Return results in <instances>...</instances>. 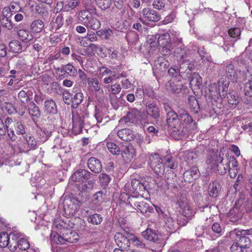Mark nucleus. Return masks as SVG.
Returning <instances> with one entry per match:
<instances>
[{
  "label": "nucleus",
  "mask_w": 252,
  "mask_h": 252,
  "mask_svg": "<svg viewBox=\"0 0 252 252\" xmlns=\"http://www.w3.org/2000/svg\"><path fill=\"white\" fill-rule=\"evenodd\" d=\"M130 202V206L137 211H140L142 214H150L154 212V206L147 203L141 196H135V198H131Z\"/></svg>",
  "instance_id": "f257e3e1"
},
{
  "label": "nucleus",
  "mask_w": 252,
  "mask_h": 252,
  "mask_svg": "<svg viewBox=\"0 0 252 252\" xmlns=\"http://www.w3.org/2000/svg\"><path fill=\"white\" fill-rule=\"evenodd\" d=\"M141 234L145 239L153 242V246L157 249H161L165 244L164 239L159 236L155 230L148 228Z\"/></svg>",
  "instance_id": "f03ea898"
},
{
  "label": "nucleus",
  "mask_w": 252,
  "mask_h": 252,
  "mask_svg": "<svg viewBox=\"0 0 252 252\" xmlns=\"http://www.w3.org/2000/svg\"><path fill=\"white\" fill-rule=\"evenodd\" d=\"M233 233L236 235L237 237L236 240L238 242V245H239L241 249H244L250 247L251 241L248 235L252 234V229H235L233 231Z\"/></svg>",
  "instance_id": "7ed1b4c3"
},
{
  "label": "nucleus",
  "mask_w": 252,
  "mask_h": 252,
  "mask_svg": "<svg viewBox=\"0 0 252 252\" xmlns=\"http://www.w3.org/2000/svg\"><path fill=\"white\" fill-rule=\"evenodd\" d=\"M150 165L154 172L158 175L160 176L164 172V165L162 159L158 154L151 155L150 157Z\"/></svg>",
  "instance_id": "20e7f679"
},
{
  "label": "nucleus",
  "mask_w": 252,
  "mask_h": 252,
  "mask_svg": "<svg viewBox=\"0 0 252 252\" xmlns=\"http://www.w3.org/2000/svg\"><path fill=\"white\" fill-rule=\"evenodd\" d=\"M114 239L119 247L118 249L126 250L130 247L131 240V234H127V236H126L120 232H116Z\"/></svg>",
  "instance_id": "39448f33"
},
{
  "label": "nucleus",
  "mask_w": 252,
  "mask_h": 252,
  "mask_svg": "<svg viewBox=\"0 0 252 252\" xmlns=\"http://www.w3.org/2000/svg\"><path fill=\"white\" fill-rule=\"evenodd\" d=\"M120 154L124 161L128 163L133 158L135 155V150L132 145L128 144L121 147Z\"/></svg>",
  "instance_id": "423d86ee"
},
{
  "label": "nucleus",
  "mask_w": 252,
  "mask_h": 252,
  "mask_svg": "<svg viewBox=\"0 0 252 252\" xmlns=\"http://www.w3.org/2000/svg\"><path fill=\"white\" fill-rule=\"evenodd\" d=\"M72 130L75 134L80 133L84 126V117L77 112H72Z\"/></svg>",
  "instance_id": "0eeeda50"
},
{
  "label": "nucleus",
  "mask_w": 252,
  "mask_h": 252,
  "mask_svg": "<svg viewBox=\"0 0 252 252\" xmlns=\"http://www.w3.org/2000/svg\"><path fill=\"white\" fill-rule=\"evenodd\" d=\"M93 175L85 169H79L76 171L71 177V180L76 182H84L90 179Z\"/></svg>",
  "instance_id": "6e6552de"
},
{
  "label": "nucleus",
  "mask_w": 252,
  "mask_h": 252,
  "mask_svg": "<svg viewBox=\"0 0 252 252\" xmlns=\"http://www.w3.org/2000/svg\"><path fill=\"white\" fill-rule=\"evenodd\" d=\"M146 111L148 116L156 121H158L160 117V109L158 105L154 102L146 104Z\"/></svg>",
  "instance_id": "1a4fd4ad"
},
{
  "label": "nucleus",
  "mask_w": 252,
  "mask_h": 252,
  "mask_svg": "<svg viewBox=\"0 0 252 252\" xmlns=\"http://www.w3.org/2000/svg\"><path fill=\"white\" fill-rule=\"evenodd\" d=\"M238 70L235 68L232 63H229L226 65L225 76L233 83H236L238 79Z\"/></svg>",
  "instance_id": "9d476101"
},
{
  "label": "nucleus",
  "mask_w": 252,
  "mask_h": 252,
  "mask_svg": "<svg viewBox=\"0 0 252 252\" xmlns=\"http://www.w3.org/2000/svg\"><path fill=\"white\" fill-rule=\"evenodd\" d=\"M180 123H181V121L178 118V115L176 112L168 113V114H166V124L163 126V129H170L174 127L175 126L178 127Z\"/></svg>",
  "instance_id": "9b49d317"
},
{
  "label": "nucleus",
  "mask_w": 252,
  "mask_h": 252,
  "mask_svg": "<svg viewBox=\"0 0 252 252\" xmlns=\"http://www.w3.org/2000/svg\"><path fill=\"white\" fill-rule=\"evenodd\" d=\"M62 234V239L65 242L70 243H75L78 241V235L77 233L69 228H63L61 232Z\"/></svg>",
  "instance_id": "f8f14e48"
},
{
  "label": "nucleus",
  "mask_w": 252,
  "mask_h": 252,
  "mask_svg": "<svg viewBox=\"0 0 252 252\" xmlns=\"http://www.w3.org/2000/svg\"><path fill=\"white\" fill-rule=\"evenodd\" d=\"M88 167L94 173H99L102 171L101 161L97 158L91 157L87 161Z\"/></svg>",
  "instance_id": "ddd939ff"
},
{
  "label": "nucleus",
  "mask_w": 252,
  "mask_h": 252,
  "mask_svg": "<svg viewBox=\"0 0 252 252\" xmlns=\"http://www.w3.org/2000/svg\"><path fill=\"white\" fill-rule=\"evenodd\" d=\"M142 14L145 20L149 22H156L159 21L160 16L158 12L149 8H144Z\"/></svg>",
  "instance_id": "4468645a"
},
{
  "label": "nucleus",
  "mask_w": 252,
  "mask_h": 252,
  "mask_svg": "<svg viewBox=\"0 0 252 252\" xmlns=\"http://www.w3.org/2000/svg\"><path fill=\"white\" fill-rule=\"evenodd\" d=\"M171 130V135L175 139L179 140L183 138L187 135V129L181 125V122L180 125L177 126H175L174 127L170 128Z\"/></svg>",
  "instance_id": "2eb2a0df"
},
{
  "label": "nucleus",
  "mask_w": 252,
  "mask_h": 252,
  "mask_svg": "<svg viewBox=\"0 0 252 252\" xmlns=\"http://www.w3.org/2000/svg\"><path fill=\"white\" fill-rule=\"evenodd\" d=\"M183 176L185 181L190 183L199 178L200 172L197 167L193 166L189 170L185 171Z\"/></svg>",
  "instance_id": "dca6fc26"
},
{
  "label": "nucleus",
  "mask_w": 252,
  "mask_h": 252,
  "mask_svg": "<svg viewBox=\"0 0 252 252\" xmlns=\"http://www.w3.org/2000/svg\"><path fill=\"white\" fill-rule=\"evenodd\" d=\"M164 221V227L166 229V231L170 234L176 231L178 229V226L174 222V220L170 216V215H164V219H163Z\"/></svg>",
  "instance_id": "f3484780"
},
{
  "label": "nucleus",
  "mask_w": 252,
  "mask_h": 252,
  "mask_svg": "<svg viewBox=\"0 0 252 252\" xmlns=\"http://www.w3.org/2000/svg\"><path fill=\"white\" fill-rule=\"evenodd\" d=\"M117 135L121 140L126 141H131L135 138L133 131L128 128L119 130L117 132Z\"/></svg>",
  "instance_id": "a211bd4d"
},
{
  "label": "nucleus",
  "mask_w": 252,
  "mask_h": 252,
  "mask_svg": "<svg viewBox=\"0 0 252 252\" xmlns=\"http://www.w3.org/2000/svg\"><path fill=\"white\" fill-rule=\"evenodd\" d=\"M180 212L182 215L189 220L191 219L195 213V212L187 203L182 202L180 204Z\"/></svg>",
  "instance_id": "6ab92c4d"
},
{
  "label": "nucleus",
  "mask_w": 252,
  "mask_h": 252,
  "mask_svg": "<svg viewBox=\"0 0 252 252\" xmlns=\"http://www.w3.org/2000/svg\"><path fill=\"white\" fill-rule=\"evenodd\" d=\"M154 65L156 69L163 72L168 68L170 64L169 62L165 58L159 57L155 61Z\"/></svg>",
  "instance_id": "aec40b11"
},
{
  "label": "nucleus",
  "mask_w": 252,
  "mask_h": 252,
  "mask_svg": "<svg viewBox=\"0 0 252 252\" xmlns=\"http://www.w3.org/2000/svg\"><path fill=\"white\" fill-rule=\"evenodd\" d=\"M140 115V112L134 108H131L125 117L126 123H133Z\"/></svg>",
  "instance_id": "412c9836"
},
{
  "label": "nucleus",
  "mask_w": 252,
  "mask_h": 252,
  "mask_svg": "<svg viewBox=\"0 0 252 252\" xmlns=\"http://www.w3.org/2000/svg\"><path fill=\"white\" fill-rule=\"evenodd\" d=\"M29 114L32 117V120L35 122L34 118H38L41 115L39 107L33 102H31L28 106Z\"/></svg>",
  "instance_id": "4be33fe9"
},
{
  "label": "nucleus",
  "mask_w": 252,
  "mask_h": 252,
  "mask_svg": "<svg viewBox=\"0 0 252 252\" xmlns=\"http://www.w3.org/2000/svg\"><path fill=\"white\" fill-rule=\"evenodd\" d=\"M20 238V235L17 232H11L9 234L8 246L11 251H15L16 246Z\"/></svg>",
  "instance_id": "5701e85b"
},
{
  "label": "nucleus",
  "mask_w": 252,
  "mask_h": 252,
  "mask_svg": "<svg viewBox=\"0 0 252 252\" xmlns=\"http://www.w3.org/2000/svg\"><path fill=\"white\" fill-rule=\"evenodd\" d=\"M89 196L88 191L81 189V190H79L78 193L74 197V199L79 203H83L88 200Z\"/></svg>",
  "instance_id": "b1692460"
},
{
  "label": "nucleus",
  "mask_w": 252,
  "mask_h": 252,
  "mask_svg": "<svg viewBox=\"0 0 252 252\" xmlns=\"http://www.w3.org/2000/svg\"><path fill=\"white\" fill-rule=\"evenodd\" d=\"M188 104L190 111L194 113H197L200 110V106L196 97L192 95L188 97Z\"/></svg>",
  "instance_id": "393cba45"
},
{
  "label": "nucleus",
  "mask_w": 252,
  "mask_h": 252,
  "mask_svg": "<svg viewBox=\"0 0 252 252\" xmlns=\"http://www.w3.org/2000/svg\"><path fill=\"white\" fill-rule=\"evenodd\" d=\"M229 82L228 81L219 80L218 89L221 98H224L228 94Z\"/></svg>",
  "instance_id": "a878e982"
},
{
  "label": "nucleus",
  "mask_w": 252,
  "mask_h": 252,
  "mask_svg": "<svg viewBox=\"0 0 252 252\" xmlns=\"http://www.w3.org/2000/svg\"><path fill=\"white\" fill-rule=\"evenodd\" d=\"M226 95L229 104L236 106L239 104L240 102L239 96L236 91H231Z\"/></svg>",
  "instance_id": "bb28decb"
},
{
  "label": "nucleus",
  "mask_w": 252,
  "mask_h": 252,
  "mask_svg": "<svg viewBox=\"0 0 252 252\" xmlns=\"http://www.w3.org/2000/svg\"><path fill=\"white\" fill-rule=\"evenodd\" d=\"M44 108L48 113L55 114L57 113L56 104L52 99H48L45 101Z\"/></svg>",
  "instance_id": "cd10ccee"
},
{
  "label": "nucleus",
  "mask_w": 252,
  "mask_h": 252,
  "mask_svg": "<svg viewBox=\"0 0 252 252\" xmlns=\"http://www.w3.org/2000/svg\"><path fill=\"white\" fill-rule=\"evenodd\" d=\"M188 80L190 85L198 87L201 84L202 78L198 73L194 72L189 74L188 76Z\"/></svg>",
  "instance_id": "c85d7f7f"
},
{
  "label": "nucleus",
  "mask_w": 252,
  "mask_h": 252,
  "mask_svg": "<svg viewBox=\"0 0 252 252\" xmlns=\"http://www.w3.org/2000/svg\"><path fill=\"white\" fill-rule=\"evenodd\" d=\"M17 34L20 40L25 42H30L33 39L32 33L26 30H20L18 31Z\"/></svg>",
  "instance_id": "c756f323"
},
{
  "label": "nucleus",
  "mask_w": 252,
  "mask_h": 252,
  "mask_svg": "<svg viewBox=\"0 0 252 252\" xmlns=\"http://www.w3.org/2000/svg\"><path fill=\"white\" fill-rule=\"evenodd\" d=\"M58 70L63 72H65L70 76H75L77 74V70L75 67L72 64L68 63L67 64L62 65L60 68H58Z\"/></svg>",
  "instance_id": "7c9ffc66"
},
{
  "label": "nucleus",
  "mask_w": 252,
  "mask_h": 252,
  "mask_svg": "<svg viewBox=\"0 0 252 252\" xmlns=\"http://www.w3.org/2000/svg\"><path fill=\"white\" fill-rule=\"evenodd\" d=\"M168 84L169 89L173 94H178L182 89L183 84L179 81L170 80Z\"/></svg>",
  "instance_id": "2f4dec72"
},
{
  "label": "nucleus",
  "mask_w": 252,
  "mask_h": 252,
  "mask_svg": "<svg viewBox=\"0 0 252 252\" xmlns=\"http://www.w3.org/2000/svg\"><path fill=\"white\" fill-rule=\"evenodd\" d=\"M83 98L84 95L82 93L79 92L75 93L71 97V107L76 108L82 102Z\"/></svg>",
  "instance_id": "473e14b6"
},
{
  "label": "nucleus",
  "mask_w": 252,
  "mask_h": 252,
  "mask_svg": "<svg viewBox=\"0 0 252 252\" xmlns=\"http://www.w3.org/2000/svg\"><path fill=\"white\" fill-rule=\"evenodd\" d=\"M44 24L43 21L39 19L34 20L31 25V30L32 32L38 33L44 29Z\"/></svg>",
  "instance_id": "72a5a7b5"
},
{
  "label": "nucleus",
  "mask_w": 252,
  "mask_h": 252,
  "mask_svg": "<svg viewBox=\"0 0 252 252\" xmlns=\"http://www.w3.org/2000/svg\"><path fill=\"white\" fill-rule=\"evenodd\" d=\"M32 92L30 90H28L27 92L22 90L18 93V97L22 103L26 104L31 100L30 96L32 95Z\"/></svg>",
  "instance_id": "f704fd0d"
},
{
  "label": "nucleus",
  "mask_w": 252,
  "mask_h": 252,
  "mask_svg": "<svg viewBox=\"0 0 252 252\" xmlns=\"http://www.w3.org/2000/svg\"><path fill=\"white\" fill-rule=\"evenodd\" d=\"M91 13L87 10L80 11L78 13V19L84 25L92 17Z\"/></svg>",
  "instance_id": "c9c22d12"
},
{
  "label": "nucleus",
  "mask_w": 252,
  "mask_h": 252,
  "mask_svg": "<svg viewBox=\"0 0 252 252\" xmlns=\"http://www.w3.org/2000/svg\"><path fill=\"white\" fill-rule=\"evenodd\" d=\"M131 187L134 191L139 193L145 189V187L139 181L136 179H134L131 182Z\"/></svg>",
  "instance_id": "e433bc0d"
},
{
  "label": "nucleus",
  "mask_w": 252,
  "mask_h": 252,
  "mask_svg": "<svg viewBox=\"0 0 252 252\" xmlns=\"http://www.w3.org/2000/svg\"><path fill=\"white\" fill-rule=\"evenodd\" d=\"M9 47L10 51L14 53H20L22 52V45L17 40H13L9 43Z\"/></svg>",
  "instance_id": "4c0bfd02"
},
{
  "label": "nucleus",
  "mask_w": 252,
  "mask_h": 252,
  "mask_svg": "<svg viewBox=\"0 0 252 252\" xmlns=\"http://www.w3.org/2000/svg\"><path fill=\"white\" fill-rule=\"evenodd\" d=\"M103 220V218L101 215L98 214H94L91 215L88 218V221L89 223L94 225H99Z\"/></svg>",
  "instance_id": "58836bf2"
},
{
  "label": "nucleus",
  "mask_w": 252,
  "mask_h": 252,
  "mask_svg": "<svg viewBox=\"0 0 252 252\" xmlns=\"http://www.w3.org/2000/svg\"><path fill=\"white\" fill-rule=\"evenodd\" d=\"M85 25L92 30H96L100 27V23L96 18L92 16Z\"/></svg>",
  "instance_id": "ea45409f"
},
{
  "label": "nucleus",
  "mask_w": 252,
  "mask_h": 252,
  "mask_svg": "<svg viewBox=\"0 0 252 252\" xmlns=\"http://www.w3.org/2000/svg\"><path fill=\"white\" fill-rule=\"evenodd\" d=\"M220 189V186L218 183L213 182L210 185V195L213 198H216L218 196Z\"/></svg>",
  "instance_id": "a19ab883"
},
{
  "label": "nucleus",
  "mask_w": 252,
  "mask_h": 252,
  "mask_svg": "<svg viewBox=\"0 0 252 252\" xmlns=\"http://www.w3.org/2000/svg\"><path fill=\"white\" fill-rule=\"evenodd\" d=\"M63 24V16L59 14L55 19L52 21V27L56 30L59 29Z\"/></svg>",
  "instance_id": "79ce46f5"
},
{
  "label": "nucleus",
  "mask_w": 252,
  "mask_h": 252,
  "mask_svg": "<svg viewBox=\"0 0 252 252\" xmlns=\"http://www.w3.org/2000/svg\"><path fill=\"white\" fill-rule=\"evenodd\" d=\"M99 179L100 185L103 187V188H105L109 184L111 181L110 177L107 174L103 173H101L99 175Z\"/></svg>",
  "instance_id": "37998d69"
},
{
  "label": "nucleus",
  "mask_w": 252,
  "mask_h": 252,
  "mask_svg": "<svg viewBox=\"0 0 252 252\" xmlns=\"http://www.w3.org/2000/svg\"><path fill=\"white\" fill-rule=\"evenodd\" d=\"M106 146L109 152L113 155H119L121 153V147H119L115 143L113 142L107 143Z\"/></svg>",
  "instance_id": "c03bdc74"
},
{
  "label": "nucleus",
  "mask_w": 252,
  "mask_h": 252,
  "mask_svg": "<svg viewBox=\"0 0 252 252\" xmlns=\"http://www.w3.org/2000/svg\"><path fill=\"white\" fill-rule=\"evenodd\" d=\"M97 40V36L96 34L92 32H88L86 36L82 37V39L81 41V43L84 46H86L85 43L87 44V41H90L91 42H93L96 41Z\"/></svg>",
  "instance_id": "a18cd8bd"
},
{
  "label": "nucleus",
  "mask_w": 252,
  "mask_h": 252,
  "mask_svg": "<svg viewBox=\"0 0 252 252\" xmlns=\"http://www.w3.org/2000/svg\"><path fill=\"white\" fill-rule=\"evenodd\" d=\"M63 206L64 211L69 212V213H72L73 210L74 203L71 198H65L63 202Z\"/></svg>",
  "instance_id": "49530a36"
},
{
  "label": "nucleus",
  "mask_w": 252,
  "mask_h": 252,
  "mask_svg": "<svg viewBox=\"0 0 252 252\" xmlns=\"http://www.w3.org/2000/svg\"><path fill=\"white\" fill-rule=\"evenodd\" d=\"M127 41L132 44H136L139 40V35L134 32H128L126 35Z\"/></svg>",
  "instance_id": "de8ad7c7"
},
{
  "label": "nucleus",
  "mask_w": 252,
  "mask_h": 252,
  "mask_svg": "<svg viewBox=\"0 0 252 252\" xmlns=\"http://www.w3.org/2000/svg\"><path fill=\"white\" fill-rule=\"evenodd\" d=\"M164 165L172 169H175L177 167V163L176 162L175 159L171 156H167L165 158Z\"/></svg>",
  "instance_id": "09e8293b"
},
{
  "label": "nucleus",
  "mask_w": 252,
  "mask_h": 252,
  "mask_svg": "<svg viewBox=\"0 0 252 252\" xmlns=\"http://www.w3.org/2000/svg\"><path fill=\"white\" fill-rule=\"evenodd\" d=\"M50 239L52 243L60 244H64V241L62 239V234H59L56 232H53L50 235Z\"/></svg>",
  "instance_id": "8fccbe9b"
},
{
  "label": "nucleus",
  "mask_w": 252,
  "mask_h": 252,
  "mask_svg": "<svg viewBox=\"0 0 252 252\" xmlns=\"http://www.w3.org/2000/svg\"><path fill=\"white\" fill-rule=\"evenodd\" d=\"M30 247V244L29 242L23 238H21L19 239V242L17 244L15 248V250L18 248L19 250L25 251L29 249Z\"/></svg>",
  "instance_id": "3c124183"
},
{
  "label": "nucleus",
  "mask_w": 252,
  "mask_h": 252,
  "mask_svg": "<svg viewBox=\"0 0 252 252\" xmlns=\"http://www.w3.org/2000/svg\"><path fill=\"white\" fill-rule=\"evenodd\" d=\"M9 235L3 232L0 234V247L5 248L9 246Z\"/></svg>",
  "instance_id": "603ef678"
},
{
  "label": "nucleus",
  "mask_w": 252,
  "mask_h": 252,
  "mask_svg": "<svg viewBox=\"0 0 252 252\" xmlns=\"http://www.w3.org/2000/svg\"><path fill=\"white\" fill-rule=\"evenodd\" d=\"M102 191H99L94 194L93 197V202L94 204L96 205H99L103 202L104 197Z\"/></svg>",
  "instance_id": "864d4df0"
},
{
  "label": "nucleus",
  "mask_w": 252,
  "mask_h": 252,
  "mask_svg": "<svg viewBox=\"0 0 252 252\" xmlns=\"http://www.w3.org/2000/svg\"><path fill=\"white\" fill-rule=\"evenodd\" d=\"M184 122L189 126L191 130H195L197 128L196 123L193 120L192 117L189 115L185 119Z\"/></svg>",
  "instance_id": "5fc2aeb1"
},
{
  "label": "nucleus",
  "mask_w": 252,
  "mask_h": 252,
  "mask_svg": "<svg viewBox=\"0 0 252 252\" xmlns=\"http://www.w3.org/2000/svg\"><path fill=\"white\" fill-rule=\"evenodd\" d=\"M241 30L239 28H231L228 31L229 36L233 38H236V40L240 39L241 35Z\"/></svg>",
  "instance_id": "6e6d98bb"
},
{
  "label": "nucleus",
  "mask_w": 252,
  "mask_h": 252,
  "mask_svg": "<svg viewBox=\"0 0 252 252\" xmlns=\"http://www.w3.org/2000/svg\"><path fill=\"white\" fill-rule=\"evenodd\" d=\"M4 109L9 115L17 113V110L15 107L10 102H5L3 106Z\"/></svg>",
  "instance_id": "4d7b16f0"
},
{
  "label": "nucleus",
  "mask_w": 252,
  "mask_h": 252,
  "mask_svg": "<svg viewBox=\"0 0 252 252\" xmlns=\"http://www.w3.org/2000/svg\"><path fill=\"white\" fill-rule=\"evenodd\" d=\"M98 6L102 9L105 10L108 8L111 4V0H96Z\"/></svg>",
  "instance_id": "13d9d810"
},
{
  "label": "nucleus",
  "mask_w": 252,
  "mask_h": 252,
  "mask_svg": "<svg viewBox=\"0 0 252 252\" xmlns=\"http://www.w3.org/2000/svg\"><path fill=\"white\" fill-rule=\"evenodd\" d=\"M244 184V179L242 174H239L237 179L234 184L233 187L237 190H240L241 187Z\"/></svg>",
  "instance_id": "bf43d9fd"
},
{
  "label": "nucleus",
  "mask_w": 252,
  "mask_h": 252,
  "mask_svg": "<svg viewBox=\"0 0 252 252\" xmlns=\"http://www.w3.org/2000/svg\"><path fill=\"white\" fill-rule=\"evenodd\" d=\"M144 94L148 95L151 98H156L157 97V94L154 92L152 88L150 87H147L145 88L144 90H141L140 89Z\"/></svg>",
  "instance_id": "052dcab7"
},
{
  "label": "nucleus",
  "mask_w": 252,
  "mask_h": 252,
  "mask_svg": "<svg viewBox=\"0 0 252 252\" xmlns=\"http://www.w3.org/2000/svg\"><path fill=\"white\" fill-rule=\"evenodd\" d=\"M109 86H108L107 88H108V91L110 92L112 94H119L121 91V87L119 84L115 83L112 84L110 86V88H109Z\"/></svg>",
  "instance_id": "680f3d73"
},
{
  "label": "nucleus",
  "mask_w": 252,
  "mask_h": 252,
  "mask_svg": "<svg viewBox=\"0 0 252 252\" xmlns=\"http://www.w3.org/2000/svg\"><path fill=\"white\" fill-rule=\"evenodd\" d=\"M12 15L10 8L8 7H4L2 11L1 14L0 15V22L2 20H5L6 18V17H11Z\"/></svg>",
  "instance_id": "e2e57ef3"
},
{
  "label": "nucleus",
  "mask_w": 252,
  "mask_h": 252,
  "mask_svg": "<svg viewBox=\"0 0 252 252\" xmlns=\"http://www.w3.org/2000/svg\"><path fill=\"white\" fill-rule=\"evenodd\" d=\"M6 18L5 20H2L0 24L3 27L5 28L8 30H11L13 28L12 22L10 19L11 17H6Z\"/></svg>",
  "instance_id": "0e129e2a"
},
{
  "label": "nucleus",
  "mask_w": 252,
  "mask_h": 252,
  "mask_svg": "<svg viewBox=\"0 0 252 252\" xmlns=\"http://www.w3.org/2000/svg\"><path fill=\"white\" fill-rule=\"evenodd\" d=\"M186 51L184 47H179L176 48L174 52V56H176L178 59H181L183 58L185 55Z\"/></svg>",
  "instance_id": "69168bd1"
},
{
  "label": "nucleus",
  "mask_w": 252,
  "mask_h": 252,
  "mask_svg": "<svg viewBox=\"0 0 252 252\" xmlns=\"http://www.w3.org/2000/svg\"><path fill=\"white\" fill-rule=\"evenodd\" d=\"M131 241L134 244L135 246L139 247L141 248H144L145 247V244L140 240L139 238L135 236L133 234H131Z\"/></svg>",
  "instance_id": "338daca9"
},
{
  "label": "nucleus",
  "mask_w": 252,
  "mask_h": 252,
  "mask_svg": "<svg viewBox=\"0 0 252 252\" xmlns=\"http://www.w3.org/2000/svg\"><path fill=\"white\" fill-rule=\"evenodd\" d=\"M245 94L246 96L252 97V80H249L245 85Z\"/></svg>",
  "instance_id": "774afa93"
}]
</instances>
